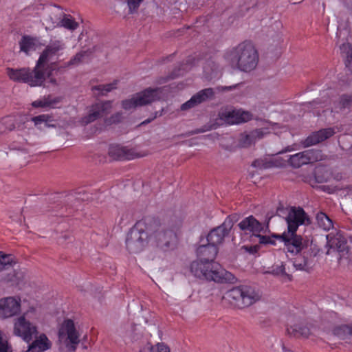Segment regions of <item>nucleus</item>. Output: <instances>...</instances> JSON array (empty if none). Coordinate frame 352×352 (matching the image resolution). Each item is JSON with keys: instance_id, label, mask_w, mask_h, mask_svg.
Wrapping results in <instances>:
<instances>
[{"instance_id": "f257e3e1", "label": "nucleus", "mask_w": 352, "mask_h": 352, "mask_svg": "<svg viewBox=\"0 0 352 352\" xmlns=\"http://www.w3.org/2000/svg\"><path fill=\"white\" fill-rule=\"evenodd\" d=\"M66 46L61 40H51L45 46L36 61L37 69L45 74L47 87L57 86V79L53 76L52 72L56 69L58 64L63 60L67 54Z\"/></svg>"}, {"instance_id": "f03ea898", "label": "nucleus", "mask_w": 352, "mask_h": 352, "mask_svg": "<svg viewBox=\"0 0 352 352\" xmlns=\"http://www.w3.org/2000/svg\"><path fill=\"white\" fill-rule=\"evenodd\" d=\"M224 58L232 69L249 72L256 67L258 54L252 43L244 41L228 50Z\"/></svg>"}, {"instance_id": "7ed1b4c3", "label": "nucleus", "mask_w": 352, "mask_h": 352, "mask_svg": "<svg viewBox=\"0 0 352 352\" xmlns=\"http://www.w3.org/2000/svg\"><path fill=\"white\" fill-rule=\"evenodd\" d=\"M287 232H283L278 237L283 240L287 252L298 254L302 248V237L296 234L298 228L302 224L309 223V218L300 208L290 209L286 217Z\"/></svg>"}, {"instance_id": "20e7f679", "label": "nucleus", "mask_w": 352, "mask_h": 352, "mask_svg": "<svg viewBox=\"0 0 352 352\" xmlns=\"http://www.w3.org/2000/svg\"><path fill=\"white\" fill-rule=\"evenodd\" d=\"M41 311L36 304L30 305L22 314L13 322V334L30 343L38 333L37 322L41 319Z\"/></svg>"}, {"instance_id": "39448f33", "label": "nucleus", "mask_w": 352, "mask_h": 352, "mask_svg": "<svg viewBox=\"0 0 352 352\" xmlns=\"http://www.w3.org/2000/svg\"><path fill=\"white\" fill-rule=\"evenodd\" d=\"M190 271L193 275L199 278H205L218 283L234 282V275L223 269L214 261L198 259L190 264Z\"/></svg>"}, {"instance_id": "423d86ee", "label": "nucleus", "mask_w": 352, "mask_h": 352, "mask_svg": "<svg viewBox=\"0 0 352 352\" xmlns=\"http://www.w3.org/2000/svg\"><path fill=\"white\" fill-rule=\"evenodd\" d=\"M223 298L232 305L243 309L248 307L261 299L258 292L248 285L234 287L228 290Z\"/></svg>"}, {"instance_id": "0eeeda50", "label": "nucleus", "mask_w": 352, "mask_h": 352, "mask_svg": "<svg viewBox=\"0 0 352 352\" xmlns=\"http://www.w3.org/2000/svg\"><path fill=\"white\" fill-rule=\"evenodd\" d=\"M149 245L148 222H138L130 230L126 240L127 250L133 254L139 253Z\"/></svg>"}, {"instance_id": "6e6552de", "label": "nucleus", "mask_w": 352, "mask_h": 352, "mask_svg": "<svg viewBox=\"0 0 352 352\" xmlns=\"http://www.w3.org/2000/svg\"><path fill=\"white\" fill-rule=\"evenodd\" d=\"M7 74L11 80L18 82L28 83L32 87L44 85L47 87L45 74H43L37 66L35 65L34 69L30 71L28 68H22L19 69H8Z\"/></svg>"}, {"instance_id": "1a4fd4ad", "label": "nucleus", "mask_w": 352, "mask_h": 352, "mask_svg": "<svg viewBox=\"0 0 352 352\" xmlns=\"http://www.w3.org/2000/svg\"><path fill=\"white\" fill-rule=\"evenodd\" d=\"M148 234H149V245L166 250L175 234L173 232L166 230L155 221H148Z\"/></svg>"}, {"instance_id": "9d476101", "label": "nucleus", "mask_w": 352, "mask_h": 352, "mask_svg": "<svg viewBox=\"0 0 352 352\" xmlns=\"http://www.w3.org/2000/svg\"><path fill=\"white\" fill-rule=\"evenodd\" d=\"M59 348L63 351H74L80 342L79 334L72 320H65L58 331Z\"/></svg>"}, {"instance_id": "9b49d317", "label": "nucleus", "mask_w": 352, "mask_h": 352, "mask_svg": "<svg viewBox=\"0 0 352 352\" xmlns=\"http://www.w3.org/2000/svg\"><path fill=\"white\" fill-rule=\"evenodd\" d=\"M160 89H146L123 100L122 106L125 110L134 109L160 100Z\"/></svg>"}, {"instance_id": "f8f14e48", "label": "nucleus", "mask_w": 352, "mask_h": 352, "mask_svg": "<svg viewBox=\"0 0 352 352\" xmlns=\"http://www.w3.org/2000/svg\"><path fill=\"white\" fill-rule=\"evenodd\" d=\"M21 298L18 296H8L0 298V320H7L21 315Z\"/></svg>"}, {"instance_id": "ddd939ff", "label": "nucleus", "mask_w": 352, "mask_h": 352, "mask_svg": "<svg viewBox=\"0 0 352 352\" xmlns=\"http://www.w3.org/2000/svg\"><path fill=\"white\" fill-rule=\"evenodd\" d=\"M219 119L227 124H238L250 120L252 115L248 111L231 107L221 109L219 112Z\"/></svg>"}, {"instance_id": "4468645a", "label": "nucleus", "mask_w": 352, "mask_h": 352, "mask_svg": "<svg viewBox=\"0 0 352 352\" xmlns=\"http://www.w3.org/2000/svg\"><path fill=\"white\" fill-rule=\"evenodd\" d=\"M320 160H322L320 152L318 150L310 149L291 155L289 162L293 167L298 168L304 164Z\"/></svg>"}, {"instance_id": "2eb2a0df", "label": "nucleus", "mask_w": 352, "mask_h": 352, "mask_svg": "<svg viewBox=\"0 0 352 352\" xmlns=\"http://www.w3.org/2000/svg\"><path fill=\"white\" fill-rule=\"evenodd\" d=\"M111 108L112 105L110 101L96 103L90 107L88 114L82 118V124H87L106 116L111 111Z\"/></svg>"}, {"instance_id": "dca6fc26", "label": "nucleus", "mask_w": 352, "mask_h": 352, "mask_svg": "<svg viewBox=\"0 0 352 352\" xmlns=\"http://www.w3.org/2000/svg\"><path fill=\"white\" fill-rule=\"evenodd\" d=\"M63 16L62 10L57 6H49L45 9L43 24L46 30H52L59 27L60 21Z\"/></svg>"}, {"instance_id": "f3484780", "label": "nucleus", "mask_w": 352, "mask_h": 352, "mask_svg": "<svg viewBox=\"0 0 352 352\" xmlns=\"http://www.w3.org/2000/svg\"><path fill=\"white\" fill-rule=\"evenodd\" d=\"M239 228L245 233H252L256 236L258 233H267L268 225H263L253 216H250L239 223Z\"/></svg>"}, {"instance_id": "a211bd4d", "label": "nucleus", "mask_w": 352, "mask_h": 352, "mask_svg": "<svg viewBox=\"0 0 352 352\" xmlns=\"http://www.w3.org/2000/svg\"><path fill=\"white\" fill-rule=\"evenodd\" d=\"M230 229V224L227 225L225 221L221 226L211 230L206 236L208 243L218 248L223 243L225 238L229 234Z\"/></svg>"}, {"instance_id": "6ab92c4d", "label": "nucleus", "mask_w": 352, "mask_h": 352, "mask_svg": "<svg viewBox=\"0 0 352 352\" xmlns=\"http://www.w3.org/2000/svg\"><path fill=\"white\" fill-rule=\"evenodd\" d=\"M314 327H307L302 322L294 323L292 320H289L287 322V331L291 336L297 338H307L314 331Z\"/></svg>"}, {"instance_id": "aec40b11", "label": "nucleus", "mask_w": 352, "mask_h": 352, "mask_svg": "<svg viewBox=\"0 0 352 352\" xmlns=\"http://www.w3.org/2000/svg\"><path fill=\"white\" fill-rule=\"evenodd\" d=\"M326 238L327 241V245L329 248L327 251L328 254L331 253V250L338 252H342L344 250L346 240L340 232H331L327 235Z\"/></svg>"}, {"instance_id": "412c9836", "label": "nucleus", "mask_w": 352, "mask_h": 352, "mask_svg": "<svg viewBox=\"0 0 352 352\" xmlns=\"http://www.w3.org/2000/svg\"><path fill=\"white\" fill-rule=\"evenodd\" d=\"M334 133L333 129L331 128L324 129L313 133L305 139L303 143L304 146L308 147L318 144L332 136Z\"/></svg>"}, {"instance_id": "4be33fe9", "label": "nucleus", "mask_w": 352, "mask_h": 352, "mask_svg": "<svg viewBox=\"0 0 352 352\" xmlns=\"http://www.w3.org/2000/svg\"><path fill=\"white\" fill-rule=\"evenodd\" d=\"M60 102V97H53L51 95H48L47 96H43L35 101H33L31 105L34 108L51 109L59 107Z\"/></svg>"}, {"instance_id": "5701e85b", "label": "nucleus", "mask_w": 352, "mask_h": 352, "mask_svg": "<svg viewBox=\"0 0 352 352\" xmlns=\"http://www.w3.org/2000/svg\"><path fill=\"white\" fill-rule=\"evenodd\" d=\"M26 272L21 269L13 270L3 274L1 280L12 285H18L26 279Z\"/></svg>"}, {"instance_id": "b1692460", "label": "nucleus", "mask_w": 352, "mask_h": 352, "mask_svg": "<svg viewBox=\"0 0 352 352\" xmlns=\"http://www.w3.org/2000/svg\"><path fill=\"white\" fill-rule=\"evenodd\" d=\"M35 338L30 345L29 349L33 352H44L52 347V342L45 333L34 336Z\"/></svg>"}, {"instance_id": "393cba45", "label": "nucleus", "mask_w": 352, "mask_h": 352, "mask_svg": "<svg viewBox=\"0 0 352 352\" xmlns=\"http://www.w3.org/2000/svg\"><path fill=\"white\" fill-rule=\"evenodd\" d=\"M284 164V161L278 156L266 157L258 159L252 163V166L259 169H267L272 167H279Z\"/></svg>"}, {"instance_id": "a878e982", "label": "nucleus", "mask_w": 352, "mask_h": 352, "mask_svg": "<svg viewBox=\"0 0 352 352\" xmlns=\"http://www.w3.org/2000/svg\"><path fill=\"white\" fill-rule=\"evenodd\" d=\"M218 251V248L208 243L206 245H199L197 249V254L200 260L214 261Z\"/></svg>"}, {"instance_id": "bb28decb", "label": "nucleus", "mask_w": 352, "mask_h": 352, "mask_svg": "<svg viewBox=\"0 0 352 352\" xmlns=\"http://www.w3.org/2000/svg\"><path fill=\"white\" fill-rule=\"evenodd\" d=\"M114 151L117 153L118 158L129 160L142 157L147 155L146 152L140 153L135 148H129L124 146L112 148L111 152L113 153Z\"/></svg>"}, {"instance_id": "cd10ccee", "label": "nucleus", "mask_w": 352, "mask_h": 352, "mask_svg": "<svg viewBox=\"0 0 352 352\" xmlns=\"http://www.w3.org/2000/svg\"><path fill=\"white\" fill-rule=\"evenodd\" d=\"M20 51L26 55H30L37 50L39 42L36 38L30 36H23L19 43Z\"/></svg>"}, {"instance_id": "c85d7f7f", "label": "nucleus", "mask_w": 352, "mask_h": 352, "mask_svg": "<svg viewBox=\"0 0 352 352\" xmlns=\"http://www.w3.org/2000/svg\"><path fill=\"white\" fill-rule=\"evenodd\" d=\"M331 335L339 339L344 340L349 343L352 342V326L341 324L334 327Z\"/></svg>"}, {"instance_id": "c756f323", "label": "nucleus", "mask_w": 352, "mask_h": 352, "mask_svg": "<svg viewBox=\"0 0 352 352\" xmlns=\"http://www.w3.org/2000/svg\"><path fill=\"white\" fill-rule=\"evenodd\" d=\"M32 121L38 128H41V124H44L47 128H54L55 124H52L54 121L53 117L49 114H42L32 118Z\"/></svg>"}, {"instance_id": "7c9ffc66", "label": "nucleus", "mask_w": 352, "mask_h": 352, "mask_svg": "<svg viewBox=\"0 0 352 352\" xmlns=\"http://www.w3.org/2000/svg\"><path fill=\"white\" fill-rule=\"evenodd\" d=\"M78 26V23L76 22L71 15L65 14L63 12V16L59 23V27H63L69 30L74 31L76 30Z\"/></svg>"}, {"instance_id": "2f4dec72", "label": "nucleus", "mask_w": 352, "mask_h": 352, "mask_svg": "<svg viewBox=\"0 0 352 352\" xmlns=\"http://www.w3.org/2000/svg\"><path fill=\"white\" fill-rule=\"evenodd\" d=\"M316 221L318 226L324 230L329 231L333 226L331 219L324 212H318L316 215Z\"/></svg>"}, {"instance_id": "473e14b6", "label": "nucleus", "mask_w": 352, "mask_h": 352, "mask_svg": "<svg viewBox=\"0 0 352 352\" xmlns=\"http://www.w3.org/2000/svg\"><path fill=\"white\" fill-rule=\"evenodd\" d=\"M294 266L296 270L309 271L313 267V262L303 257H298L294 261Z\"/></svg>"}, {"instance_id": "72a5a7b5", "label": "nucleus", "mask_w": 352, "mask_h": 352, "mask_svg": "<svg viewBox=\"0 0 352 352\" xmlns=\"http://www.w3.org/2000/svg\"><path fill=\"white\" fill-rule=\"evenodd\" d=\"M214 95V91L212 88H207L201 90L196 94H195L192 97L195 98L197 105L200 103L207 100L209 98H211Z\"/></svg>"}, {"instance_id": "f704fd0d", "label": "nucleus", "mask_w": 352, "mask_h": 352, "mask_svg": "<svg viewBox=\"0 0 352 352\" xmlns=\"http://www.w3.org/2000/svg\"><path fill=\"white\" fill-rule=\"evenodd\" d=\"M15 263L14 256L0 251V272L6 270Z\"/></svg>"}, {"instance_id": "c9c22d12", "label": "nucleus", "mask_w": 352, "mask_h": 352, "mask_svg": "<svg viewBox=\"0 0 352 352\" xmlns=\"http://www.w3.org/2000/svg\"><path fill=\"white\" fill-rule=\"evenodd\" d=\"M340 53L345 59L346 65L348 67L352 63V47L349 43H343L340 47Z\"/></svg>"}, {"instance_id": "e433bc0d", "label": "nucleus", "mask_w": 352, "mask_h": 352, "mask_svg": "<svg viewBox=\"0 0 352 352\" xmlns=\"http://www.w3.org/2000/svg\"><path fill=\"white\" fill-rule=\"evenodd\" d=\"M140 352H170L169 348L164 343H158L155 346L147 344Z\"/></svg>"}, {"instance_id": "4c0bfd02", "label": "nucleus", "mask_w": 352, "mask_h": 352, "mask_svg": "<svg viewBox=\"0 0 352 352\" xmlns=\"http://www.w3.org/2000/svg\"><path fill=\"white\" fill-rule=\"evenodd\" d=\"M265 133L262 129H257L250 134L245 135V140L244 142H242L243 146H247L252 143L254 140L256 139H260L263 137Z\"/></svg>"}, {"instance_id": "58836bf2", "label": "nucleus", "mask_w": 352, "mask_h": 352, "mask_svg": "<svg viewBox=\"0 0 352 352\" xmlns=\"http://www.w3.org/2000/svg\"><path fill=\"white\" fill-rule=\"evenodd\" d=\"M271 273L283 278H290L289 275L285 271V267L283 263L273 265Z\"/></svg>"}, {"instance_id": "ea45409f", "label": "nucleus", "mask_w": 352, "mask_h": 352, "mask_svg": "<svg viewBox=\"0 0 352 352\" xmlns=\"http://www.w3.org/2000/svg\"><path fill=\"white\" fill-rule=\"evenodd\" d=\"M0 352H12L11 345L4 336L2 331H0Z\"/></svg>"}, {"instance_id": "a19ab883", "label": "nucleus", "mask_w": 352, "mask_h": 352, "mask_svg": "<svg viewBox=\"0 0 352 352\" xmlns=\"http://www.w3.org/2000/svg\"><path fill=\"white\" fill-rule=\"evenodd\" d=\"M116 82H114L113 83L99 85L96 87V89L100 91L102 94H104L116 88Z\"/></svg>"}, {"instance_id": "79ce46f5", "label": "nucleus", "mask_w": 352, "mask_h": 352, "mask_svg": "<svg viewBox=\"0 0 352 352\" xmlns=\"http://www.w3.org/2000/svg\"><path fill=\"white\" fill-rule=\"evenodd\" d=\"M143 0H127V5L130 12H135Z\"/></svg>"}, {"instance_id": "37998d69", "label": "nucleus", "mask_w": 352, "mask_h": 352, "mask_svg": "<svg viewBox=\"0 0 352 352\" xmlns=\"http://www.w3.org/2000/svg\"><path fill=\"white\" fill-rule=\"evenodd\" d=\"M84 53H78L74 58H72L69 62L67 63V66L76 65L82 61Z\"/></svg>"}, {"instance_id": "c03bdc74", "label": "nucleus", "mask_w": 352, "mask_h": 352, "mask_svg": "<svg viewBox=\"0 0 352 352\" xmlns=\"http://www.w3.org/2000/svg\"><path fill=\"white\" fill-rule=\"evenodd\" d=\"M122 119V116L121 113H116L113 115L111 118L105 120V123L107 125H110L112 124H116L120 122Z\"/></svg>"}, {"instance_id": "a18cd8bd", "label": "nucleus", "mask_w": 352, "mask_h": 352, "mask_svg": "<svg viewBox=\"0 0 352 352\" xmlns=\"http://www.w3.org/2000/svg\"><path fill=\"white\" fill-rule=\"evenodd\" d=\"M256 236L259 238V243L263 244H274V241L272 237L266 235H261L258 233Z\"/></svg>"}, {"instance_id": "49530a36", "label": "nucleus", "mask_w": 352, "mask_h": 352, "mask_svg": "<svg viewBox=\"0 0 352 352\" xmlns=\"http://www.w3.org/2000/svg\"><path fill=\"white\" fill-rule=\"evenodd\" d=\"M197 105V104L196 101L195 100V98L192 96L189 100H188L187 102H186L181 106V110L186 111V110L190 109Z\"/></svg>"}, {"instance_id": "de8ad7c7", "label": "nucleus", "mask_w": 352, "mask_h": 352, "mask_svg": "<svg viewBox=\"0 0 352 352\" xmlns=\"http://www.w3.org/2000/svg\"><path fill=\"white\" fill-rule=\"evenodd\" d=\"M351 102H352V97L351 96H342L340 98V102H339L340 108V109L345 108L346 107H347L349 104V103Z\"/></svg>"}, {"instance_id": "09e8293b", "label": "nucleus", "mask_w": 352, "mask_h": 352, "mask_svg": "<svg viewBox=\"0 0 352 352\" xmlns=\"http://www.w3.org/2000/svg\"><path fill=\"white\" fill-rule=\"evenodd\" d=\"M126 337L130 338L131 340V341L133 339V338L132 337V333L131 331L130 332H126Z\"/></svg>"}, {"instance_id": "8fccbe9b", "label": "nucleus", "mask_w": 352, "mask_h": 352, "mask_svg": "<svg viewBox=\"0 0 352 352\" xmlns=\"http://www.w3.org/2000/svg\"><path fill=\"white\" fill-rule=\"evenodd\" d=\"M149 122H150V120H146V121L143 122L142 123V124H146V123H148Z\"/></svg>"}, {"instance_id": "3c124183", "label": "nucleus", "mask_w": 352, "mask_h": 352, "mask_svg": "<svg viewBox=\"0 0 352 352\" xmlns=\"http://www.w3.org/2000/svg\"><path fill=\"white\" fill-rule=\"evenodd\" d=\"M285 352H293V351H290V350H285Z\"/></svg>"}, {"instance_id": "603ef678", "label": "nucleus", "mask_w": 352, "mask_h": 352, "mask_svg": "<svg viewBox=\"0 0 352 352\" xmlns=\"http://www.w3.org/2000/svg\"><path fill=\"white\" fill-rule=\"evenodd\" d=\"M231 89V87H225L224 89Z\"/></svg>"}, {"instance_id": "864d4df0", "label": "nucleus", "mask_w": 352, "mask_h": 352, "mask_svg": "<svg viewBox=\"0 0 352 352\" xmlns=\"http://www.w3.org/2000/svg\"><path fill=\"white\" fill-rule=\"evenodd\" d=\"M245 249H246L247 250H248L249 252H252V250H250V249H248L247 248H245Z\"/></svg>"}]
</instances>
